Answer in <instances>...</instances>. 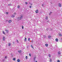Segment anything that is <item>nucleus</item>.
Wrapping results in <instances>:
<instances>
[{
    "mask_svg": "<svg viewBox=\"0 0 62 62\" xmlns=\"http://www.w3.org/2000/svg\"><path fill=\"white\" fill-rule=\"evenodd\" d=\"M22 29H23V26H22Z\"/></svg>",
    "mask_w": 62,
    "mask_h": 62,
    "instance_id": "37",
    "label": "nucleus"
},
{
    "mask_svg": "<svg viewBox=\"0 0 62 62\" xmlns=\"http://www.w3.org/2000/svg\"><path fill=\"white\" fill-rule=\"evenodd\" d=\"M14 15H15V14H16V13H14Z\"/></svg>",
    "mask_w": 62,
    "mask_h": 62,
    "instance_id": "40",
    "label": "nucleus"
},
{
    "mask_svg": "<svg viewBox=\"0 0 62 62\" xmlns=\"http://www.w3.org/2000/svg\"><path fill=\"white\" fill-rule=\"evenodd\" d=\"M52 13V12H51L49 14V15H51V13Z\"/></svg>",
    "mask_w": 62,
    "mask_h": 62,
    "instance_id": "28",
    "label": "nucleus"
},
{
    "mask_svg": "<svg viewBox=\"0 0 62 62\" xmlns=\"http://www.w3.org/2000/svg\"><path fill=\"white\" fill-rule=\"evenodd\" d=\"M20 7V6L19 5H18V6H17V8H19Z\"/></svg>",
    "mask_w": 62,
    "mask_h": 62,
    "instance_id": "24",
    "label": "nucleus"
},
{
    "mask_svg": "<svg viewBox=\"0 0 62 62\" xmlns=\"http://www.w3.org/2000/svg\"><path fill=\"white\" fill-rule=\"evenodd\" d=\"M8 6H11V4H8Z\"/></svg>",
    "mask_w": 62,
    "mask_h": 62,
    "instance_id": "34",
    "label": "nucleus"
},
{
    "mask_svg": "<svg viewBox=\"0 0 62 62\" xmlns=\"http://www.w3.org/2000/svg\"><path fill=\"white\" fill-rule=\"evenodd\" d=\"M57 62H60V61L59 60H58L57 61Z\"/></svg>",
    "mask_w": 62,
    "mask_h": 62,
    "instance_id": "27",
    "label": "nucleus"
},
{
    "mask_svg": "<svg viewBox=\"0 0 62 62\" xmlns=\"http://www.w3.org/2000/svg\"><path fill=\"white\" fill-rule=\"evenodd\" d=\"M29 55L30 56H31V54H29Z\"/></svg>",
    "mask_w": 62,
    "mask_h": 62,
    "instance_id": "31",
    "label": "nucleus"
},
{
    "mask_svg": "<svg viewBox=\"0 0 62 62\" xmlns=\"http://www.w3.org/2000/svg\"><path fill=\"white\" fill-rule=\"evenodd\" d=\"M59 37H60L61 36H62V35H61V34L60 33H59Z\"/></svg>",
    "mask_w": 62,
    "mask_h": 62,
    "instance_id": "5",
    "label": "nucleus"
},
{
    "mask_svg": "<svg viewBox=\"0 0 62 62\" xmlns=\"http://www.w3.org/2000/svg\"><path fill=\"white\" fill-rule=\"evenodd\" d=\"M46 19L47 20L48 19V17L47 16L46 17Z\"/></svg>",
    "mask_w": 62,
    "mask_h": 62,
    "instance_id": "25",
    "label": "nucleus"
},
{
    "mask_svg": "<svg viewBox=\"0 0 62 62\" xmlns=\"http://www.w3.org/2000/svg\"><path fill=\"white\" fill-rule=\"evenodd\" d=\"M30 38H29V39H28V40L29 41H30Z\"/></svg>",
    "mask_w": 62,
    "mask_h": 62,
    "instance_id": "29",
    "label": "nucleus"
},
{
    "mask_svg": "<svg viewBox=\"0 0 62 62\" xmlns=\"http://www.w3.org/2000/svg\"><path fill=\"white\" fill-rule=\"evenodd\" d=\"M17 62H20V60H19V59H18L17 60Z\"/></svg>",
    "mask_w": 62,
    "mask_h": 62,
    "instance_id": "16",
    "label": "nucleus"
},
{
    "mask_svg": "<svg viewBox=\"0 0 62 62\" xmlns=\"http://www.w3.org/2000/svg\"><path fill=\"white\" fill-rule=\"evenodd\" d=\"M5 59H7V56H6L5 57Z\"/></svg>",
    "mask_w": 62,
    "mask_h": 62,
    "instance_id": "32",
    "label": "nucleus"
},
{
    "mask_svg": "<svg viewBox=\"0 0 62 62\" xmlns=\"http://www.w3.org/2000/svg\"><path fill=\"white\" fill-rule=\"evenodd\" d=\"M56 41L57 42H58V39L57 38H56Z\"/></svg>",
    "mask_w": 62,
    "mask_h": 62,
    "instance_id": "9",
    "label": "nucleus"
},
{
    "mask_svg": "<svg viewBox=\"0 0 62 62\" xmlns=\"http://www.w3.org/2000/svg\"><path fill=\"white\" fill-rule=\"evenodd\" d=\"M11 22H12V21L11 20H10L8 22L9 23H10Z\"/></svg>",
    "mask_w": 62,
    "mask_h": 62,
    "instance_id": "11",
    "label": "nucleus"
},
{
    "mask_svg": "<svg viewBox=\"0 0 62 62\" xmlns=\"http://www.w3.org/2000/svg\"><path fill=\"white\" fill-rule=\"evenodd\" d=\"M46 30H47V31H48V29L47 28L46 29Z\"/></svg>",
    "mask_w": 62,
    "mask_h": 62,
    "instance_id": "36",
    "label": "nucleus"
},
{
    "mask_svg": "<svg viewBox=\"0 0 62 62\" xmlns=\"http://www.w3.org/2000/svg\"><path fill=\"white\" fill-rule=\"evenodd\" d=\"M10 45H11V43H9L8 46H10Z\"/></svg>",
    "mask_w": 62,
    "mask_h": 62,
    "instance_id": "13",
    "label": "nucleus"
},
{
    "mask_svg": "<svg viewBox=\"0 0 62 62\" xmlns=\"http://www.w3.org/2000/svg\"><path fill=\"white\" fill-rule=\"evenodd\" d=\"M58 54H59V55L60 54H61V52H60L59 51L58 52Z\"/></svg>",
    "mask_w": 62,
    "mask_h": 62,
    "instance_id": "10",
    "label": "nucleus"
},
{
    "mask_svg": "<svg viewBox=\"0 0 62 62\" xmlns=\"http://www.w3.org/2000/svg\"><path fill=\"white\" fill-rule=\"evenodd\" d=\"M45 45L46 46V47H47V46H48V44H45Z\"/></svg>",
    "mask_w": 62,
    "mask_h": 62,
    "instance_id": "19",
    "label": "nucleus"
},
{
    "mask_svg": "<svg viewBox=\"0 0 62 62\" xmlns=\"http://www.w3.org/2000/svg\"><path fill=\"white\" fill-rule=\"evenodd\" d=\"M24 41H26V38H25V40H24Z\"/></svg>",
    "mask_w": 62,
    "mask_h": 62,
    "instance_id": "22",
    "label": "nucleus"
},
{
    "mask_svg": "<svg viewBox=\"0 0 62 62\" xmlns=\"http://www.w3.org/2000/svg\"><path fill=\"white\" fill-rule=\"evenodd\" d=\"M5 31H6V32H7V33H8V30L7 31V30H5Z\"/></svg>",
    "mask_w": 62,
    "mask_h": 62,
    "instance_id": "14",
    "label": "nucleus"
},
{
    "mask_svg": "<svg viewBox=\"0 0 62 62\" xmlns=\"http://www.w3.org/2000/svg\"><path fill=\"white\" fill-rule=\"evenodd\" d=\"M28 58V57H27V56H26V59H27Z\"/></svg>",
    "mask_w": 62,
    "mask_h": 62,
    "instance_id": "23",
    "label": "nucleus"
},
{
    "mask_svg": "<svg viewBox=\"0 0 62 62\" xmlns=\"http://www.w3.org/2000/svg\"><path fill=\"white\" fill-rule=\"evenodd\" d=\"M42 7H43V4H42Z\"/></svg>",
    "mask_w": 62,
    "mask_h": 62,
    "instance_id": "39",
    "label": "nucleus"
},
{
    "mask_svg": "<svg viewBox=\"0 0 62 62\" xmlns=\"http://www.w3.org/2000/svg\"><path fill=\"white\" fill-rule=\"evenodd\" d=\"M35 12L36 13H38L39 12V10L38 9L37 10L35 11Z\"/></svg>",
    "mask_w": 62,
    "mask_h": 62,
    "instance_id": "2",
    "label": "nucleus"
},
{
    "mask_svg": "<svg viewBox=\"0 0 62 62\" xmlns=\"http://www.w3.org/2000/svg\"><path fill=\"white\" fill-rule=\"evenodd\" d=\"M48 56L49 57H51V54H49Z\"/></svg>",
    "mask_w": 62,
    "mask_h": 62,
    "instance_id": "15",
    "label": "nucleus"
},
{
    "mask_svg": "<svg viewBox=\"0 0 62 62\" xmlns=\"http://www.w3.org/2000/svg\"><path fill=\"white\" fill-rule=\"evenodd\" d=\"M18 53H21L22 51H21V50H20V51H18Z\"/></svg>",
    "mask_w": 62,
    "mask_h": 62,
    "instance_id": "12",
    "label": "nucleus"
},
{
    "mask_svg": "<svg viewBox=\"0 0 62 62\" xmlns=\"http://www.w3.org/2000/svg\"><path fill=\"white\" fill-rule=\"evenodd\" d=\"M48 39H50V38H51V36H48Z\"/></svg>",
    "mask_w": 62,
    "mask_h": 62,
    "instance_id": "8",
    "label": "nucleus"
},
{
    "mask_svg": "<svg viewBox=\"0 0 62 62\" xmlns=\"http://www.w3.org/2000/svg\"><path fill=\"white\" fill-rule=\"evenodd\" d=\"M15 16H14V15H12L11 16V17H12V18H14Z\"/></svg>",
    "mask_w": 62,
    "mask_h": 62,
    "instance_id": "7",
    "label": "nucleus"
},
{
    "mask_svg": "<svg viewBox=\"0 0 62 62\" xmlns=\"http://www.w3.org/2000/svg\"><path fill=\"white\" fill-rule=\"evenodd\" d=\"M43 36L44 38H46V36H45V35H44Z\"/></svg>",
    "mask_w": 62,
    "mask_h": 62,
    "instance_id": "26",
    "label": "nucleus"
},
{
    "mask_svg": "<svg viewBox=\"0 0 62 62\" xmlns=\"http://www.w3.org/2000/svg\"><path fill=\"white\" fill-rule=\"evenodd\" d=\"M49 61H50V62H52V59H51V58L50 59Z\"/></svg>",
    "mask_w": 62,
    "mask_h": 62,
    "instance_id": "18",
    "label": "nucleus"
},
{
    "mask_svg": "<svg viewBox=\"0 0 62 62\" xmlns=\"http://www.w3.org/2000/svg\"><path fill=\"white\" fill-rule=\"evenodd\" d=\"M25 4H28L27 2H25Z\"/></svg>",
    "mask_w": 62,
    "mask_h": 62,
    "instance_id": "33",
    "label": "nucleus"
},
{
    "mask_svg": "<svg viewBox=\"0 0 62 62\" xmlns=\"http://www.w3.org/2000/svg\"><path fill=\"white\" fill-rule=\"evenodd\" d=\"M30 8H31V6H30Z\"/></svg>",
    "mask_w": 62,
    "mask_h": 62,
    "instance_id": "38",
    "label": "nucleus"
},
{
    "mask_svg": "<svg viewBox=\"0 0 62 62\" xmlns=\"http://www.w3.org/2000/svg\"><path fill=\"white\" fill-rule=\"evenodd\" d=\"M23 15H22L20 16V17H18V19L19 20H21V19H23Z\"/></svg>",
    "mask_w": 62,
    "mask_h": 62,
    "instance_id": "1",
    "label": "nucleus"
},
{
    "mask_svg": "<svg viewBox=\"0 0 62 62\" xmlns=\"http://www.w3.org/2000/svg\"><path fill=\"white\" fill-rule=\"evenodd\" d=\"M36 62H37V61H36Z\"/></svg>",
    "mask_w": 62,
    "mask_h": 62,
    "instance_id": "41",
    "label": "nucleus"
},
{
    "mask_svg": "<svg viewBox=\"0 0 62 62\" xmlns=\"http://www.w3.org/2000/svg\"><path fill=\"white\" fill-rule=\"evenodd\" d=\"M6 14H8V12H6Z\"/></svg>",
    "mask_w": 62,
    "mask_h": 62,
    "instance_id": "30",
    "label": "nucleus"
},
{
    "mask_svg": "<svg viewBox=\"0 0 62 62\" xmlns=\"http://www.w3.org/2000/svg\"><path fill=\"white\" fill-rule=\"evenodd\" d=\"M31 42H33V41H32Z\"/></svg>",
    "mask_w": 62,
    "mask_h": 62,
    "instance_id": "43",
    "label": "nucleus"
},
{
    "mask_svg": "<svg viewBox=\"0 0 62 62\" xmlns=\"http://www.w3.org/2000/svg\"><path fill=\"white\" fill-rule=\"evenodd\" d=\"M3 40L4 41L5 40V36H3Z\"/></svg>",
    "mask_w": 62,
    "mask_h": 62,
    "instance_id": "3",
    "label": "nucleus"
},
{
    "mask_svg": "<svg viewBox=\"0 0 62 62\" xmlns=\"http://www.w3.org/2000/svg\"><path fill=\"white\" fill-rule=\"evenodd\" d=\"M15 59H16L15 58H14L13 59V60H14V61H15Z\"/></svg>",
    "mask_w": 62,
    "mask_h": 62,
    "instance_id": "20",
    "label": "nucleus"
},
{
    "mask_svg": "<svg viewBox=\"0 0 62 62\" xmlns=\"http://www.w3.org/2000/svg\"><path fill=\"white\" fill-rule=\"evenodd\" d=\"M52 2H51V4H52Z\"/></svg>",
    "mask_w": 62,
    "mask_h": 62,
    "instance_id": "42",
    "label": "nucleus"
},
{
    "mask_svg": "<svg viewBox=\"0 0 62 62\" xmlns=\"http://www.w3.org/2000/svg\"><path fill=\"white\" fill-rule=\"evenodd\" d=\"M59 7H61V5L60 3L59 4Z\"/></svg>",
    "mask_w": 62,
    "mask_h": 62,
    "instance_id": "6",
    "label": "nucleus"
},
{
    "mask_svg": "<svg viewBox=\"0 0 62 62\" xmlns=\"http://www.w3.org/2000/svg\"><path fill=\"white\" fill-rule=\"evenodd\" d=\"M36 57H34V60H33V61L34 62H35V59H36Z\"/></svg>",
    "mask_w": 62,
    "mask_h": 62,
    "instance_id": "4",
    "label": "nucleus"
},
{
    "mask_svg": "<svg viewBox=\"0 0 62 62\" xmlns=\"http://www.w3.org/2000/svg\"><path fill=\"white\" fill-rule=\"evenodd\" d=\"M31 47H32V48L33 49H34V48H33V46L32 45H31Z\"/></svg>",
    "mask_w": 62,
    "mask_h": 62,
    "instance_id": "17",
    "label": "nucleus"
},
{
    "mask_svg": "<svg viewBox=\"0 0 62 62\" xmlns=\"http://www.w3.org/2000/svg\"><path fill=\"white\" fill-rule=\"evenodd\" d=\"M16 41L17 43H18V40H17Z\"/></svg>",
    "mask_w": 62,
    "mask_h": 62,
    "instance_id": "35",
    "label": "nucleus"
},
{
    "mask_svg": "<svg viewBox=\"0 0 62 62\" xmlns=\"http://www.w3.org/2000/svg\"><path fill=\"white\" fill-rule=\"evenodd\" d=\"M2 32L3 34H5V33L4 31H3Z\"/></svg>",
    "mask_w": 62,
    "mask_h": 62,
    "instance_id": "21",
    "label": "nucleus"
}]
</instances>
